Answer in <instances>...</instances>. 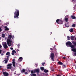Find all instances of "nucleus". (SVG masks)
<instances>
[{
	"label": "nucleus",
	"mask_w": 76,
	"mask_h": 76,
	"mask_svg": "<svg viewBox=\"0 0 76 76\" xmlns=\"http://www.w3.org/2000/svg\"><path fill=\"white\" fill-rule=\"evenodd\" d=\"M60 76V75H57V76Z\"/></svg>",
	"instance_id": "13d9d810"
},
{
	"label": "nucleus",
	"mask_w": 76,
	"mask_h": 76,
	"mask_svg": "<svg viewBox=\"0 0 76 76\" xmlns=\"http://www.w3.org/2000/svg\"><path fill=\"white\" fill-rule=\"evenodd\" d=\"M14 38V36H13L12 38V39H13Z\"/></svg>",
	"instance_id": "864d4df0"
},
{
	"label": "nucleus",
	"mask_w": 76,
	"mask_h": 76,
	"mask_svg": "<svg viewBox=\"0 0 76 76\" xmlns=\"http://www.w3.org/2000/svg\"><path fill=\"white\" fill-rule=\"evenodd\" d=\"M10 49L12 50H13V48H10Z\"/></svg>",
	"instance_id": "79ce46f5"
},
{
	"label": "nucleus",
	"mask_w": 76,
	"mask_h": 76,
	"mask_svg": "<svg viewBox=\"0 0 76 76\" xmlns=\"http://www.w3.org/2000/svg\"><path fill=\"white\" fill-rule=\"evenodd\" d=\"M28 74V72H26L25 73V75H27Z\"/></svg>",
	"instance_id": "37998d69"
},
{
	"label": "nucleus",
	"mask_w": 76,
	"mask_h": 76,
	"mask_svg": "<svg viewBox=\"0 0 76 76\" xmlns=\"http://www.w3.org/2000/svg\"><path fill=\"white\" fill-rule=\"evenodd\" d=\"M0 39H1V37H0Z\"/></svg>",
	"instance_id": "052dcab7"
},
{
	"label": "nucleus",
	"mask_w": 76,
	"mask_h": 76,
	"mask_svg": "<svg viewBox=\"0 0 76 76\" xmlns=\"http://www.w3.org/2000/svg\"><path fill=\"white\" fill-rule=\"evenodd\" d=\"M74 55H75V56H76V53L75 52V53H74Z\"/></svg>",
	"instance_id": "c03bdc74"
},
{
	"label": "nucleus",
	"mask_w": 76,
	"mask_h": 76,
	"mask_svg": "<svg viewBox=\"0 0 76 76\" xmlns=\"http://www.w3.org/2000/svg\"><path fill=\"white\" fill-rule=\"evenodd\" d=\"M72 51H73L74 52H76V48H73V49H72Z\"/></svg>",
	"instance_id": "dca6fc26"
},
{
	"label": "nucleus",
	"mask_w": 76,
	"mask_h": 76,
	"mask_svg": "<svg viewBox=\"0 0 76 76\" xmlns=\"http://www.w3.org/2000/svg\"><path fill=\"white\" fill-rule=\"evenodd\" d=\"M75 69H76V66H75Z\"/></svg>",
	"instance_id": "69168bd1"
},
{
	"label": "nucleus",
	"mask_w": 76,
	"mask_h": 76,
	"mask_svg": "<svg viewBox=\"0 0 76 76\" xmlns=\"http://www.w3.org/2000/svg\"><path fill=\"white\" fill-rule=\"evenodd\" d=\"M28 71H29V72H30V70H28Z\"/></svg>",
	"instance_id": "680f3d73"
},
{
	"label": "nucleus",
	"mask_w": 76,
	"mask_h": 76,
	"mask_svg": "<svg viewBox=\"0 0 76 76\" xmlns=\"http://www.w3.org/2000/svg\"><path fill=\"white\" fill-rule=\"evenodd\" d=\"M75 63H76V62H75Z\"/></svg>",
	"instance_id": "338daca9"
},
{
	"label": "nucleus",
	"mask_w": 76,
	"mask_h": 76,
	"mask_svg": "<svg viewBox=\"0 0 76 76\" xmlns=\"http://www.w3.org/2000/svg\"><path fill=\"white\" fill-rule=\"evenodd\" d=\"M36 72L37 73H39V69H36Z\"/></svg>",
	"instance_id": "b1692460"
},
{
	"label": "nucleus",
	"mask_w": 76,
	"mask_h": 76,
	"mask_svg": "<svg viewBox=\"0 0 76 76\" xmlns=\"http://www.w3.org/2000/svg\"><path fill=\"white\" fill-rule=\"evenodd\" d=\"M70 38L71 40H72V41H74V40H75V36H71L70 37Z\"/></svg>",
	"instance_id": "9b49d317"
},
{
	"label": "nucleus",
	"mask_w": 76,
	"mask_h": 76,
	"mask_svg": "<svg viewBox=\"0 0 76 76\" xmlns=\"http://www.w3.org/2000/svg\"><path fill=\"white\" fill-rule=\"evenodd\" d=\"M5 60H4V61H5V63H7V62H8V60H7V59H6V58H5Z\"/></svg>",
	"instance_id": "4468645a"
},
{
	"label": "nucleus",
	"mask_w": 76,
	"mask_h": 76,
	"mask_svg": "<svg viewBox=\"0 0 76 76\" xmlns=\"http://www.w3.org/2000/svg\"><path fill=\"white\" fill-rule=\"evenodd\" d=\"M51 71H52V72H54V69H52Z\"/></svg>",
	"instance_id": "3c124183"
},
{
	"label": "nucleus",
	"mask_w": 76,
	"mask_h": 76,
	"mask_svg": "<svg viewBox=\"0 0 76 76\" xmlns=\"http://www.w3.org/2000/svg\"><path fill=\"white\" fill-rule=\"evenodd\" d=\"M34 73H36V69L34 70Z\"/></svg>",
	"instance_id": "603ef678"
},
{
	"label": "nucleus",
	"mask_w": 76,
	"mask_h": 76,
	"mask_svg": "<svg viewBox=\"0 0 76 76\" xmlns=\"http://www.w3.org/2000/svg\"><path fill=\"white\" fill-rule=\"evenodd\" d=\"M14 75H16V73H15V72H14Z\"/></svg>",
	"instance_id": "5fc2aeb1"
},
{
	"label": "nucleus",
	"mask_w": 76,
	"mask_h": 76,
	"mask_svg": "<svg viewBox=\"0 0 76 76\" xmlns=\"http://www.w3.org/2000/svg\"><path fill=\"white\" fill-rule=\"evenodd\" d=\"M54 57H55V56L54 55V53H52L50 54V57L51 59L53 61H54Z\"/></svg>",
	"instance_id": "20e7f679"
},
{
	"label": "nucleus",
	"mask_w": 76,
	"mask_h": 76,
	"mask_svg": "<svg viewBox=\"0 0 76 76\" xmlns=\"http://www.w3.org/2000/svg\"><path fill=\"white\" fill-rule=\"evenodd\" d=\"M12 63L13 66H14V67H15L16 66H15V62H12Z\"/></svg>",
	"instance_id": "5701e85b"
},
{
	"label": "nucleus",
	"mask_w": 76,
	"mask_h": 76,
	"mask_svg": "<svg viewBox=\"0 0 76 76\" xmlns=\"http://www.w3.org/2000/svg\"><path fill=\"white\" fill-rule=\"evenodd\" d=\"M1 47H2V46H1V44H0V48H1Z\"/></svg>",
	"instance_id": "a19ab883"
},
{
	"label": "nucleus",
	"mask_w": 76,
	"mask_h": 76,
	"mask_svg": "<svg viewBox=\"0 0 76 76\" xmlns=\"http://www.w3.org/2000/svg\"><path fill=\"white\" fill-rule=\"evenodd\" d=\"M12 35H10L8 36V39H7V40H8V39H9V40H11V39H12Z\"/></svg>",
	"instance_id": "9d476101"
},
{
	"label": "nucleus",
	"mask_w": 76,
	"mask_h": 76,
	"mask_svg": "<svg viewBox=\"0 0 76 76\" xmlns=\"http://www.w3.org/2000/svg\"><path fill=\"white\" fill-rule=\"evenodd\" d=\"M17 46L18 47V48H19V47L20 46V45L19 44H18L17 45Z\"/></svg>",
	"instance_id": "f704fd0d"
},
{
	"label": "nucleus",
	"mask_w": 76,
	"mask_h": 76,
	"mask_svg": "<svg viewBox=\"0 0 76 76\" xmlns=\"http://www.w3.org/2000/svg\"><path fill=\"white\" fill-rule=\"evenodd\" d=\"M65 21L66 22H68V18H65Z\"/></svg>",
	"instance_id": "cd10ccee"
},
{
	"label": "nucleus",
	"mask_w": 76,
	"mask_h": 76,
	"mask_svg": "<svg viewBox=\"0 0 76 76\" xmlns=\"http://www.w3.org/2000/svg\"><path fill=\"white\" fill-rule=\"evenodd\" d=\"M56 22L58 24L61 25V24H63V20H61L58 19L56 20Z\"/></svg>",
	"instance_id": "f03ea898"
},
{
	"label": "nucleus",
	"mask_w": 76,
	"mask_h": 76,
	"mask_svg": "<svg viewBox=\"0 0 76 76\" xmlns=\"http://www.w3.org/2000/svg\"><path fill=\"white\" fill-rule=\"evenodd\" d=\"M50 50H53V48H50Z\"/></svg>",
	"instance_id": "49530a36"
},
{
	"label": "nucleus",
	"mask_w": 76,
	"mask_h": 76,
	"mask_svg": "<svg viewBox=\"0 0 76 76\" xmlns=\"http://www.w3.org/2000/svg\"><path fill=\"white\" fill-rule=\"evenodd\" d=\"M15 11L14 13V18H17V19H18L19 18V11L18 9H15Z\"/></svg>",
	"instance_id": "f257e3e1"
},
{
	"label": "nucleus",
	"mask_w": 76,
	"mask_h": 76,
	"mask_svg": "<svg viewBox=\"0 0 76 76\" xmlns=\"http://www.w3.org/2000/svg\"><path fill=\"white\" fill-rule=\"evenodd\" d=\"M67 39L68 40H69L70 39V37H69V36H68L67 37Z\"/></svg>",
	"instance_id": "2f4dec72"
},
{
	"label": "nucleus",
	"mask_w": 76,
	"mask_h": 76,
	"mask_svg": "<svg viewBox=\"0 0 76 76\" xmlns=\"http://www.w3.org/2000/svg\"><path fill=\"white\" fill-rule=\"evenodd\" d=\"M55 56H57V54L56 53L55 54Z\"/></svg>",
	"instance_id": "4d7b16f0"
},
{
	"label": "nucleus",
	"mask_w": 76,
	"mask_h": 76,
	"mask_svg": "<svg viewBox=\"0 0 76 76\" xmlns=\"http://www.w3.org/2000/svg\"><path fill=\"white\" fill-rule=\"evenodd\" d=\"M2 51V50H1L0 49V54H1V52Z\"/></svg>",
	"instance_id": "58836bf2"
},
{
	"label": "nucleus",
	"mask_w": 76,
	"mask_h": 76,
	"mask_svg": "<svg viewBox=\"0 0 76 76\" xmlns=\"http://www.w3.org/2000/svg\"><path fill=\"white\" fill-rule=\"evenodd\" d=\"M44 72L45 73H48V70L45 69L44 70Z\"/></svg>",
	"instance_id": "412c9836"
},
{
	"label": "nucleus",
	"mask_w": 76,
	"mask_h": 76,
	"mask_svg": "<svg viewBox=\"0 0 76 76\" xmlns=\"http://www.w3.org/2000/svg\"><path fill=\"white\" fill-rule=\"evenodd\" d=\"M66 57H63V58L64 59H65V58H66Z\"/></svg>",
	"instance_id": "de8ad7c7"
},
{
	"label": "nucleus",
	"mask_w": 76,
	"mask_h": 76,
	"mask_svg": "<svg viewBox=\"0 0 76 76\" xmlns=\"http://www.w3.org/2000/svg\"><path fill=\"white\" fill-rule=\"evenodd\" d=\"M69 31L70 32H73V28H70L69 29Z\"/></svg>",
	"instance_id": "f3484780"
},
{
	"label": "nucleus",
	"mask_w": 76,
	"mask_h": 76,
	"mask_svg": "<svg viewBox=\"0 0 76 76\" xmlns=\"http://www.w3.org/2000/svg\"><path fill=\"white\" fill-rule=\"evenodd\" d=\"M66 45H69L70 47L71 46V45H72V43L70 42H68L66 43Z\"/></svg>",
	"instance_id": "0eeeda50"
},
{
	"label": "nucleus",
	"mask_w": 76,
	"mask_h": 76,
	"mask_svg": "<svg viewBox=\"0 0 76 76\" xmlns=\"http://www.w3.org/2000/svg\"><path fill=\"white\" fill-rule=\"evenodd\" d=\"M1 31H2V30H1V27H0V32H1Z\"/></svg>",
	"instance_id": "ea45409f"
},
{
	"label": "nucleus",
	"mask_w": 76,
	"mask_h": 76,
	"mask_svg": "<svg viewBox=\"0 0 76 76\" xmlns=\"http://www.w3.org/2000/svg\"><path fill=\"white\" fill-rule=\"evenodd\" d=\"M3 46L4 47V48L5 49H6L8 48V46H7V43H6V42H5L3 45Z\"/></svg>",
	"instance_id": "423d86ee"
},
{
	"label": "nucleus",
	"mask_w": 76,
	"mask_h": 76,
	"mask_svg": "<svg viewBox=\"0 0 76 76\" xmlns=\"http://www.w3.org/2000/svg\"><path fill=\"white\" fill-rule=\"evenodd\" d=\"M42 65L43 66H44V64H45V63H42Z\"/></svg>",
	"instance_id": "e433bc0d"
},
{
	"label": "nucleus",
	"mask_w": 76,
	"mask_h": 76,
	"mask_svg": "<svg viewBox=\"0 0 76 76\" xmlns=\"http://www.w3.org/2000/svg\"><path fill=\"white\" fill-rule=\"evenodd\" d=\"M12 62H15V59H14L12 60Z\"/></svg>",
	"instance_id": "4c0bfd02"
},
{
	"label": "nucleus",
	"mask_w": 76,
	"mask_h": 76,
	"mask_svg": "<svg viewBox=\"0 0 76 76\" xmlns=\"http://www.w3.org/2000/svg\"><path fill=\"white\" fill-rule=\"evenodd\" d=\"M55 47H56V46L55 45V46L53 47V50H55V51L56 50V49L55 48Z\"/></svg>",
	"instance_id": "c756f323"
},
{
	"label": "nucleus",
	"mask_w": 76,
	"mask_h": 76,
	"mask_svg": "<svg viewBox=\"0 0 76 76\" xmlns=\"http://www.w3.org/2000/svg\"><path fill=\"white\" fill-rule=\"evenodd\" d=\"M12 41L9 40H7V44L9 47H10L12 45Z\"/></svg>",
	"instance_id": "7ed1b4c3"
},
{
	"label": "nucleus",
	"mask_w": 76,
	"mask_h": 76,
	"mask_svg": "<svg viewBox=\"0 0 76 76\" xmlns=\"http://www.w3.org/2000/svg\"><path fill=\"white\" fill-rule=\"evenodd\" d=\"M25 69H23L22 70H21V72L22 73H23L24 72H25Z\"/></svg>",
	"instance_id": "ddd939ff"
},
{
	"label": "nucleus",
	"mask_w": 76,
	"mask_h": 76,
	"mask_svg": "<svg viewBox=\"0 0 76 76\" xmlns=\"http://www.w3.org/2000/svg\"><path fill=\"white\" fill-rule=\"evenodd\" d=\"M75 40H76V37L75 38Z\"/></svg>",
	"instance_id": "0e129e2a"
},
{
	"label": "nucleus",
	"mask_w": 76,
	"mask_h": 76,
	"mask_svg": "<svg viewBox=\"0 0 76 76\" xmlns=\"http://www.w3.org/2000/svg\"><path fill=\"white\" fill-rule=\"evenodd\" d=\"M76 26V24H73L72 25V27L73 28H74V27H75Z\"/></svg>",
	"instance_id": "c85d7f7f"
},
{
	"label": "nucleus",
	"mask_w": 76,
	"mask_h": 76,
	"mask_svg": "<svg viewBox=\"0 0 76 76\" xmlns=\"http://www.w3.org/2000/svg\"><path fill=\"white\" fill-rule=\"evenodd\" d=\"M63 66H64V67H65L66 66L64 65H63Z\"/></svg>",
	"instance_id": "09e8293b"
},
{
	"label": "nucleus",
	"mask_w": 76,
	"mask_h": 76,
	"mask_svg": "<svg viewBox=\"0 0 76 76\" xmlns=\"http://www.w3.org/2000/svg\"><path fill=\"white\" fill-rule=\"evenodd\" d=\"M72 43L74 44V45L75 46H76V42H75V41H73L72 42Z\"/></svg>",
	"instance_id": "4be33fe9"
},
{
	"label": "nucleus",
	"mask_w": 76,
	"mask_h": 76,
	"mask_svg": "<svg viewBox=\"0 0 76 76\" xmlns=\"http://www.w3.org/2000/svg\"><path fill=\"white\" fill-rule=\"evenodd\" d=\"M58 63L59 64H60V65H63V63L61 61L58 62Z\"/></svg>",
	"instance_id": "6ab92c4d"
},
{
	"label": "nucleus",
	"mask_w": 76,
	"mask_h": 76,
	"mask_svg": "<svg viewBox=\"0 0 76 76\" xmlns=\"http://www.w3.org/2000/svg\"><path fill=\"white\" fill-rule=\"evenodd\" d=\"M34 73V72L33 70H31V74H33V73Z\"/></svg>",
	"instance_id": "72a5a7b5"
},
{
	"label": "nucleus",
	"mask_w": 76,
	"mask_h": 76,
	"mask_svg": "<svg viewBox=\"0 0 76 76\" xmlns=\"http://www.w3.org/2000/svg\"><path fill=\"white\" fill-rule=\"evenodd\" d=\"M7 58H6V59H7V60H9V56H7Z\"/></svg>",
	"instance_id": "c9c22d12"
},
{
	"label": "nucleus",
	"mask_w": 76,
	"mask_h": 76,
	"mask_svg": "<svg viewBox=\"0 0 76 76\" xmlns=\"http://www.w3.org/2000/svg\"><path fill=\"white\" fill-rule=\"evenodd\" d=\"M6 56H8L10 57V52H8L6 54Z\"/></svg>",
	"instance_id": "2eb2a0df"
},
{
	"label": "nucleus",
	"mask_w": 76,
	"mask_h": 76,
	"mask_svg": "<svg viewBox=\"0 0 76 76\" xmlns=\"http://www.w3.org/2000/svg\"><path fill=\"white\" fill-rule=\"evenodd\" d=\"M65 26L66 27V28H69V26H67L66 24H65Z\"/></svg>",
	"instance_id": "473e14b6"
},
{
	"label": "nucleus",
	"mask_w": 76,
	"mask_h": 76,
	"mask_svg": "<svg viewBox=\"0 0 76 76\" xmlns=\"http://www.w3.org/2000/svg\"><path fill=\"white\" fill-rule=\"evenodd\" d=\"M22 60H23V58H22V57H20L19 58V60L20 61H22Z\"/></svg>",
	"instance_id": "a211bd4d"
},
{
	"label": "nucleus",
	"mask_w": 76,
	"mask_h": 76,
	"mask_svg": "<svg viewBox=\"0 0 76 76\" xmlns=\"http://www.w3.org/2000/svg\"><path fill=\"white\" fill-rule=\"evenodd\" d=\"M71 18H72V19H76V17L74 16L73 15H72L71 16Z\"/></svg>",
	"instance_id": "393cba45"
},
{
	"label": "nucleus",
	"mask_w": 76,
	"mask_h": 76,
	"mask_svg": "<svg viewBox=\"0 0 76 76\" xmlns=\"http://www.w3.org/2000/svg\"><path fill=\"white\" fill-rule=\"evenodd\" d=\"M5 28V31H9V29L7 27V26H4Z\"/></svg>",
	"instance_id": "f8f14e48"
},
{
	"label": "nucleus",
	"mask_w": 76,
	"mask_h": 76,
	"mask_svg": "<svg viewBox=\"0 0 76 76\" xmlns=\"http://www.w3.org/2000/svg\"><path fill=\"white\" fill-rule=\"evenodd\" d=\"M2 67V66H0V69H1Z\"/></svg>",
	"instance_id": "8fccbe9b"
},
{
	"label": "nucleus",
	"mask_w": 76,
	"mask_h": 76,
	"mask_svg": "<svg viewBox=\"0 0 76 76\" xmlns=\"http://www.w3.org/2000/svg\"><path fill=\"white\" fill-rule=\"evenodd\" d=\"M63 76H66L65 75H64Z\"/></svg>",
	"instance_id": "e2e57ef3"
},
{
	"label": "nucleus",
	"mask_w": 76,
	"mask_h": 76,
	"mask_svg": "<svg viewBox=\"0 0 76 76\" xmlns=\"http://www.w3.org/2000/svg\"><path fill=\"white\" fill-rule=\"evenodd\" d=\"M72 2V3H75V1H76V0H70Z\"/></svg>",
	"instance_id": "7c9ffc66"
},
{
	"label": "nucleus",
	"mask_w": 76,
	"mask_h": 76,
	"mask_svg": "<svg viewBox=\"0 0 76 76\" xmlns=\"http://www.w3.org/2000/svg\"><path fill=\"white\" fill-rule=\"evenodd\" d=\"M1 36L3 38H5V34H2L1 35Z\"/></svg>",
	"instance_id": "a878e982"
},
{
	"label": "nucleus",
	"mask_w": 76,
	"mask_h": 76,
	"mask_svg": "<svg viewBox=\"0 0 76 76\" xmlns=\"http://www.w3.org/2000/svg\"><path fill=\"white\" fill-rule=\"evenodd\" d=\"M70 47H71V48H72V49L74 48L75 47V45H71L70 46Z\"/></svg>",
	"instance_id": "aec40b11"
},
{
	"label": "nucleus",
	"mask_w": 76,
	"mask_h": 76,
	"mask_svg": "<svg viewBox=\"0 0 76 76\" xmlns=\"http://www.w3.org/2000/svg\"><path fill=\"white\" fill-rule=\"evenodd\" d=\"M12 64H9L7 65V69H11V68H12Z\"/></svg>",
	"instance_id": "39448f33"
},
{
	"label": "nucleus",
	"mask_w": 76,
	"mask_h": 76,
	"mask_svg": "<svg viewBox=\"0 0 76 76\" xmlns=\"http://www.w3.org/2000/svg\"><path fill=\"white\" fill-rule=\"evenodd\" d=\"M50 34H52V32H51L50 33Z\"/></svg>",
	"instance_id": "bf43d9fd"
},
{
	"label": "nucleus",
	"mask_w": 76,
	"mask_h": 76,
	"mask_svg": "<svg viewBox=\"0 0 76 76\" xmlns=\"http://www.w3.org/2000/svg\"><path fill=\"white\" fill-rule=\"evenodd\" d=\"M1 56H3V55H4V54H3V53H2L1 54Z\"/></svg>",
	"instance_id": "a18cd8bd"
},
{
	"label": "nucleus",
	"mask_w": 76,
	"mask_h": 76,
	"mask_svg": "<svg viewBox=\"0 0 76 76\" xmlns=\"http://www.w3.org/2000/svg\"><path fill=\"white\" fill-rule=\"evenodd\" d=\"M9 23H7V24H9Z\"/></svg>",
	"instance_id": "6e6d98bb"
},
{
	"label": "nucleus",
	"mask_w": 76,
	"mask_h": 76,
	"mask_svg": "<svg viewBox=\"0 0 76 76\" xmlns=\"http://www.w3.org/2000/svg\"><path fill=\"white\" fill-rule=\"evenodd\" d=\"M3 74L4 75V76H8L9 75V73L7 72H3Z\"/></svg>",
	"instance_id": "6e6552de"
},
{
	"label": "nucleus",
	"mask_w": 76,
	"mask_h": 76,
	"mask_svg": "<svg viewBox=\"0 0 76 76\" xmlns=\"http://www.w3.org/2000/svg\"><path fill=\"white\" fill-rule=\"evenodd\" d=\"M40 69L41 70L43 71L44 70V68L42 66L40 67Z\"/></svg>",
	"instance_id": "bb28decb"
},
{
	"label": "nucleus",
	"mask_w": 76,
	"mask_h": 76,
	"mask_svg": "<svg viewBox=\"0 0 76 76\" xmlns=\"http://www.w3.org/2000/svg\"><path fill=\"white\" fill-rule=\"evenodd\" d=\"M15 53H16V52L15 51V50H13L12 51V55L13 56L15 54Z\"/></svg>",
	"instance_id": "1a4fd4ad"
}]
</instances>
